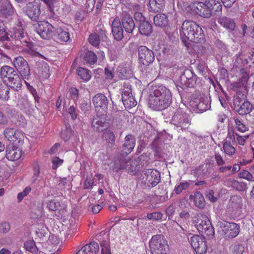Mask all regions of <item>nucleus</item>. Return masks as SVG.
<instances>
[{
  "label": "nucleus",
  "mask_w": 254,
  "mask_h": 254,
  "mask_svg": "<svg viewBox=\"0 0 254 254\" xmlns=\"http://www.w3.org/2000/svg\"><path fill=\"white\" fill-rule=\"evenodd\" d=\"M172 102V94L165 86L152 87L149 89L148 105L154 110H162Z\"/></svg>",
  "instance_id": "obj_1"
},
{
  "label": "nucleus",
  "mask_w": 254,
  "mask_h": 254,
  "mask_svg": "<svg viewBox=\"0 0 254 254\" xmlns=\"http://www.w3.org/2000/svg\"><path fill=\"white\" fill-rule=\"evenodd\" d=\"M180 34L183 41L186 39L190 41L198 43L204 40V34L202 28L196 22L193 21L185 20L182 24Z\"/></svg>",
  "instance_id": "obj_2"
},
{
  "label": "nucleus",
  "mask_w": 254,
  "mask_h": 254,
  "mask_svg": "<svg viewBox=\"0 0 254 254\" xmlns=\"http://www.w3.org/2000/svg\"><path fill=\"white\" fill-rule=\"evenodd\" d=\"M216 6L217 8L222 9V5L220 3L216 4L214 0L202 2H195L191 6V10L198 15L204 17L209 18L212 14L214 6Z\"/></svg>",
  "instance_id": "obj_3"
},
{
  "label": "nucleus",
  "mask_w": 254,
  "mask_h": 254,
  "mask_svg": "<svg viewBox=\"0 0 254 254\" xmlns=\"http://www.w3.org/2000/svg\"><path fill=\"white\" fill-rule=\"evenodd\" d=\"M193 223L201 234L210 237L214 236L213 228L206 215L202 213L197 214L194 218Z\"/></svg>",
  "instance_id": "obj_4"
},
{
  "label": "nucleus",
  "mask_w": 254,
  "mask_h": 254,
  "mask_svg": "<svg viewBox=\"0 0 254 254\" xmlns=\"http://www.w3.org/2000/svg\"><path fill=\"white\" fill-rule=\"evenodd\" d=\"M216 227L218 232L228 239L236 237L240 231V227L238 224L225 221H219Z\"/></svg>",
  "instance_id": "obj_5"
},
{
  "label": "nucleus",
  "mask_w": 254,
  "mask_h": 254,
  "mask_svg": "<svg viewBox=\"0 0 254 254\" xmlns=\"http://www.w3.org/2000/svg\"><path fill=\"white\" fill-rule=\"evenodd\" d=\"M151 254H168V245L164 237L161 235L153 236L149 241Z\"/></svg>",
  "instance_id": "obj_6"
},
{
  "label": "nucleus",
  "mask_w": 254,
  "mask_h": 254,
  "mask_svg": "<svg viewBox=\"0 0 254 254\" xmlns=\"http://www.w3.org/2000/svg\"><path fill=\"white\" fill-rule=\"evenodd\" d=\"M141 183L146 187L153 188L160 181V174L155 169H147L142 171L140 177Z\"/></svg>",
  "instance_id": "obj_7"
},
{
  "label": "nucleus",
  "mask_w": 254,
  "mask_h": 254,
  "mask_svg": "<svg viewBox=\"0 0 254 254\" xmlns=\"http://www.w3.org/2000/svg\"><path fill=\"white\" fill-rule=\"evenodd\" d=\"M172 123L177 127H180L182 130H185L190 125V116L181 110L175 112L172 119Z\"/></svg>",
  "instance_id": "obj_8"
},
{
  "label": "nucleus",
  "mask_w": 254,
  "mask_h": 254,
  "mask_svg": "<svg viewBox=\"0 0 254 254\" xmlns=\"http://www.w3.org/2000/svg\"><path fill=\"white\" fill-rule=\"evenodd\" d=\"M138 62L140 64L147 66L152 63L155 60L153 52L145 46L138 48Z\"/></svg>",
  "instance_id": "obj_9"
},
{
  "label": "nucleus",
  "mask_w": 254,
  "mask_h": 254,
  "mask_svg": "<svg viewBox=\"0 0 254 254\" xmlns=\"http://www.w3.org/2000/svg\"><path fill=\"white\" fill-rule=\"evenodd\" d=\"M13 65L23 79H28L30 76V70L28 63L22 57L14 58Z\"/></svg>",
  "instance_id": "obj_10"
},
{
  "label": "nucleus",
  "mask_w": 254,
  "mask_h": 254,
  "mask_svg": "<svg viewBox=\"0 0 254 254\" xmlns=\"http://www.w3.org/2000/svg\"><path fill=\"white\" fill-rule=\"evenodd\" d=\"M36 32L44 39L51 37L54 31V27L46 21H39L34 25Z\"/></svg>",
  "instance_id": "obj_11"
},
{
  "label": "nucleus",
  "mask_w": 254,
  "mask_h": 254,
  "mask_svg": "<svg viewBox=\"0 0 254 254\" xmlns=\"http://www.w3.org/2000/svg\"><path fill=\"white\" fill-rule=\"evenodd\" d=\"M148 161L149 157L146 155H141L137 160H131L128 158L127 162V165H126V170L128 173L134 174L140 168L141 166H143Z\"/></svg>",
  "instance_id": "obj_12"
},
{
  "label": "nucleus",
  "mask_w": 254,
  "mask_h": 254,
  "mask_svg": "<svg viewBox=\"0 0 254 254\" xmlns=\"http://www.w3.org/2000/svg\"><path fill=\"white\" fill-rule=\"evenodd\" d=\"M8 34L16 42H20L21 44L24 43L25 44L28 43L27 35L24 31L21 22H19L18 24L9 31Z\"/></svg>",
  "instance_id": "obj_13"
},
{
  "label": "nucleus",
  "mask_w": 254,
  "mask_h": 254,
  "mask_svg": "<svg viewBox=\"0 0 254 254\" xmlns=\"http://www.w3.org/2000/svg\"><path fill=\"white\" fill-rule=\"evenodd\" d=\"M190 243L197 254H204L207 251V245L204 239L194 235L189 238Z\"/></svg>",
  "instance_id": "obj_14"
},
{
  "label": "nucleus",
  "mask_w": 254,
  "mask_h": 254,
  "mask_svg": "<svg viewBox=\"0 0 254 254\" xmlns=\"http://www.w3.org/2000/svg\"><path fill=\"white\" fill-rule=\"evenodd\" d=\"M239 95V93H238L234 99L235 110L240 115H246L252 111L253 105L248 101H245L242 104H240V99L241 98Z\"/></svg>",
  "instance_id": "obj_15"
},
{
  "label": "nucleus",
  "mask_w": 254,
  "mask_h": 254,
  "mask_svg": "<svg viewBox=\"0 0 254 254\" xmlns=\"http://www.w3.org/2000/svg\"><path fill=\"white\" fill-rule=\"evenodd\" d=\"M25 8L27 15L31 20L36 21L39 19L41 14L40 4L39 0L28 2L26 4Z\"/></svg>",
  "instance_id": "obj_16"
},
{
  "label": "nucleus",
  "mask_w": 254,
  "mask_h": 254,
  "mask_svg": "<svg viewBox=\"0 0 254 254\" xmlns=\"http://www.w3.org/2000/svg\"><path fill=\"white\" fill-rule=\"evenodd\" d=\"M4 134L7 140L13 143H19L24 138L22 133L14 128L7 127L5 128Z\"/></svg>",
  "instance_id": "obj_17"
},
{
  "label": "nucleus",
  "mask_w": 254,
  "mask_h": 254,
  "mask_svg": "<svg viewBox=\"0 0 254 254\" xmlns=\"http://www.w3.org/2000/svg\"><path fill=\"white\" fill-rule=\"evenodd\" d=\"M182 83L187 87H193L197 83V76L190 69H186L184 74L181 76Z\"/></svg>",
  "instance_id": "obj_18"
},
{
  "label": "nucleus",
  "mask_w": 254,
  "mask_h": 254,
  "mask_svg": "<svg viewBox=\"0 0 254 254\" xmlns=\"http://www.w3.org/2000/svg\"><path fill=\"white\" fill-rule=\"evenodd\" d=\"M122 23L126 32L131 33L135 28V23L129 13L123 11L122 13Z\"/></svg>",
  "instance_id": "obj_19"
},
{
  "label": "nucleus",
  "mask_w": 254,
  "mask_h": 254,
  "mask_svg": "<svg viewBox=\"0 0 254 254\" xmlns=\"http://www.w3.org/2000/svg\"><path fill=\"white\" fill-rule=\"evenodd\" d=\"M92 101L96 110L102 109L105 111L108 107V100L107 97L103 94L99 93L95 95L92 98Z\"/></svg>",
  "instance_id": "obj_20"
},
{
  "label": "nucleus",
  "mask_w": 254,
  "mask_h": 254,
  "mask_svg": "<svg viewBox=\"0 0 254 254\" xmlns=\"http://www.w3.org/2000/svg\"><path fill=\"white\" fill-rule=\"evenodd\" d=\"M135 145V137L131 134L127 135L122 146L121 152L127 155L133 150Z\"/></svg>",
  "instance_id": "obj_21"
},
{
  "label": "nucleus",
  "mask_w": 254,
  "mask_h": 254,
  "mask_svg": "<svg viewBox=\"0 0 254 254\" xmlns=\"http://www.w3.org/2000/svg\"><path fill=\"white\" fill-rule=\"evenodd\" d=\"M235 141V135L233 134L228 133L223 143V149L226 154L231 156L235 153V148L233 146Z\"/></svg>",
  "instance_id": "obj_22"
},
{
  "label": "nucleus",
  "mask_w": 254,
  "mask_h": 254,
  "mask_svg": "<svg viewBox=\"0 0 254 254\" xmlns=\"http://www.w3.org/2000/svg\"><path fill=\"white\" fill-rule=\"evenodd\" d=\"M128 157L123 153L117 154L115 159L114 170L117 172L119 170L126 169Z\"/></svg>",
  "instance_id": "obj_23"
},
{
  "label": "nucleus",
  "mask_w": 254,
  "mask_h": 254,
  "mask_svg": "<svg viewBox=\"0 0 254 254\" xmlns=\"http://www.w3.org/2000/svg\"><path fill=\"white\" fill-rule=\"evenodd\" d=\"M21 154V151L14 146H9L6 149V157L10 161H14L18 160Z\"/></svg>",
  "instance_id": "obj_24"
},
{
  "label": "nucleus",
  "mask_w": 254,
  "mask_h": 254,
  "mask_svg": "<svg viewBox=\"0 0 254 254\" xmlns=\"http://www.w3.org/2000/svg\"><path fill=\"white\" fill-rule=\"evenodd\" d=\"M4 82L7 86L15 91H19L22 86V81L18 73Z\"/></svg>",
  "instance_id": "obj_25"
},
{
  "label": "nucleus",
  "mask_w": 254,
  "mask_h": 254,
  "mask_svg": "<svg viewBox=\"0 0 254 254\" xmlns=\"http://www.w3.org/2000/svg\"><path fill=\"white\" fill-rule=\"evenodd\" d=\"M17 73V71L8 65H3L0 69V76L4 82Z\"/></svg>",
  "instance_id": "obj_26"
},
{
  "label": "nucleus",
  "mask_w": 254,
  "mask_h": 254,
  "mask_svg": "<svg viewBox=\"0 0 254 254\" xmlns=\"http://www.w3.org/2000/svg\"><path fill=\"white\" fill-rule=\"evenodd\" d=\"M165 7L164 0H149L148 8L150 11L158 12Z\"/></svg>",
  "instance_id": "obj_27"
},
{
  "label": "nucleus",
  "mask_w": 254,
  "mask_h": 254,
  "mask_svg": "<svg viewBox=\"0 0 254 254\" xmlns=\"http://www.w3.org/2000/svg\"><path fill=\"white\" fill-rule=\"evenodd\" d=\"M92 126L94 130L101 132L107 129V124L105 122V118L98 117L93 120Z\"/></svg>",
  "instance_id": "obj_28"
},
{
  "label": "nucleus",
  "mask_w": 254,
  "mask_h": 254,
  "mask_svg": "<svg viewBox=\"0 0 254 254\" xmlns=\"http://www.w3.org/2000/svg\"><path fill=\"white\" fill-rule=\"evenodd\" d=\"M102 138L104 141H106L107 145L109 147L114 145L116 137L114 132L111 130L108 129L104 130Z\"/></svg>",
  "instance_id": "obj_29"
},
{
  "label": "nucleus",
  "mask_w": 254,
  "mask_h": 254,
  "mask_svg": "<svg viewBox=\"0 0 254 254\" xmlns=\"http://www.w3.org/2000/svg\"><path fill=\"white\" fill-rule=\"evenodd\" d=\"M218 22L223 27L229 30H233L235 27L234 20L226 16L221 17L218 19Z\"/></svg>",
  "instance_id": "obj_30"
},
{
  "label": "nucleus",
  "mask_w": 254,
  "mask_h": 254,
  "mask_svg": "<svg viewBox=\"0 0 254 254\" xmlns=\"http://www.w3.org/2000/svg\"><path fill=\"white\" fill-rule=\"evenodd\" d=\"M231 85L233 89L237 91V94L239 93V96L241 97V98L245 99L246 96L244 93L242 94V92L246 90V84H244L243 85V82L239 79L238 81L233 83Z\"/></svg>",
  "instance_id": "obj_31"
},
{
  "label": "nucleus",
  "mask_w": 254,
  "mask_h": 254,
  "mask_svg": "<svg viewBox=\"0 0 254 254\" xmlns=\"http://www.w3.org/2000/svg\"><path fill=\"white\" fill-rule=\"evenodd\" d=\"M154 24L157 26L165 27L168 25V18L165 14H159L154 17Z\"/></svg>",
  "instance_id": "obj_32"
},
{
  "label": "nucleus",
  "mask_w": 254,
  "mask_h": 254,
  "mask_svg": "<svg viewBox=\"0 0 254 254\" xmlns=\"http://www.w3.org/2000/svg\"><path fill=\"white\" fill-rule=\"evenodd\" d=\"M19 105L21 110L26 113H30L32 110V106L30 103L29 100L27 96H23L19 101Z\"/></svg>",
  "instance_id": "obj_33"
},
{
  "label": "nucleus",
  "mask_w": 254,
  "mask_h": 254,
  "mask_svg": "<svg viewBox=\"0 0 254 254\" xmlns=\"http://www.w3.org/2000/svg\"><path fill=\"white\" fill-rule=\"evenodd\" d=\"M139 31L141 34L148 36L152 32V28L151 24L147 21L139 23Z\"/></svg>",
  "instance_id": "obj_34"
},
{
  "label": "nucleus",
  "mask_w": 254,
  "mask_h": 254,
  "mask_svg": "<svg viewBox=\"0 0 254 254\" xmlns=\"http://www.w3.org/2000/svg\"><path fill=\"white\" fill-rule=\"evenodd\" d=\"M122 97L123 103L126 108L130 109L137 105V102L132 95H129Z\"/></svg>",
  "instance_id": "obj_35"
},
{
  "label": "nucleus",
  "mask_w": 254,
  "mask_h": 254,
  "mask_svg": "<svg viewBox=\"0 0 254 254\" xmlns=\"http://www.w3.org/2000/svg\"><path fill=\"white\" fill-rule=\"evenodd\" d=\"M194 202L195 205L200 208H202L204 207L205 199L201 193L196 192L194 193Z\"/></svg>",
  "instance_id": "obj_36"
},
{
  "label": "nucleus",
  "mask_w": 254,
  "mask_h": 254,
  "mask_svg": "<svg viewBox=\"0 0 254 254\" xmlns=\"http://www.w3.org/2000/svg\"><path fill=\"white\" fill-rule=\"evenodd\" d=\"M78 76L84 81H87L91 78V72L84 68L79 67L77 70Z\"/></svg>",
  "instance_id": "obj_37"
},
{
  "label": "nucleus",
  "mask_w": 254,
  "mask_h": 254,
  "mask_svg": "<svg viewBox=\"0 0 254 254\" xmlns=\"http://www.w3.org/2000/svg\"><path fill=\"white\" fill-rule=\"evenodd\" d=\"M84 246L88 254H96L99 250V244L95 242H92Z\"/></svg>",
  "instance_id": "obj_38"
},
{
  "label": "nucleus",
  "mask_w": 254,
  "mask_h": 254,
  "mask_svg": "<svg viewBox=\"0 0 254 254\" xmlns=\"http://www.w3.org/2000/svg\"><path fill=\"white\" fill-rule=\"evenodd\" d=\"M2 4V11L6 15H11L13 12V9L10 2L7 0H4L1 2Z\"/></svg>",
  "instance_id": "obj_39"
},
{
  "label": "nucleus",
  "mask_w": 254,
  "mask_h": 254,
  "mask_svg": "<svg viewBox=\"0 0 254 254\" xmlns=\"http://www.w3.org/2000/svg\"><path fill=\"white\" fill-rule=\"evenodd\" d=\"M236 128L241 132H245L249 130V127L242 122V120L237 117H234Z\"/></svg>",
  "instance_id": "obj_40"
},
{
  "label": "nucleus",
  "mask_w": 254,
  "mask_h": 254,
  "mask_svg": "<svg viewBox=\"0 0 254 254\" xmlns=\"http://www.w3.org/2000/svg\"><path fill=\"white\" fill-rule=\"evenodd\" d=\"M84 61L89 64H94L97 62L96 55L92 51H88L84 56Z\"/></svg>",
  "instance_id": "obj_41"
},
{
  "label": "nucleus",
  "mask_w": 254,
  "mask_h": 254,
  "mask_svg": "<svg viewBox=\"0 0 254 254\" xmlns=\"http://www.w3.org/2000/svg\"><path fill=\"white\" fill-rule=\"evenodd\" d=\"M228 184L231 187L239 191H243L245 189L246 186L242 183H240L237 180L230 179L228 181Z\"/></svg>",
  "instance_id": "obj_42"
},
{
  "label": "nucleus",
  "mask_w": 254,
  "mask_h": 254,
  "mask_svg": "<svg viewBox=\"0 0 254 254\" xmlns=\"http://www.w3.org/2000/svg\"><path fill=\"white\" fill-rule=\"evenodd\" d=\"M0 110L2 112L4 111L5 113L11 117H13L16 114L15 110L11 106L7 104H2L0 106Z\"/></svg>",
  "instance_id": "obj_43"
},
{
  "label": "nucleus",
  "mask_w": 254,
  "mask_h": 254,
  "mask_svg": "<svg viewBox=\"0 0 254 254\" xmlns=\"http://www.w3.org/2000/svg\"><path fill=\"white\" fill-rule=\"evenodd\" d=\"M0 110L2 112L4 111L5 113L11 117H13L16 114L15 110L11 106L7 104H2L0 106Z\"/></svg>",
  "instance_id": "obj_44"
},
{
  "label": "nucleus",
  "mask_w": 254,
  "mask_h": 254,
  "mask_svg": "<svg viewBox=\"0 0 254 254\" xmlns=\"http://www.w3.org/2000/svg\"><path fill=\"white\" fill-rule=\"evenodd\" d=\"M47 207L51 211H56L61 207V202L57 199L49 201Z\"/></svg>",
  "instance_id": "obj_45"
},
{
  "label": "nucleus",
  "mask_w": 254,
  "mask_h": 254,
  "mask_svg": "<svg viewBox=\"0 0 254 254\" xmlns=\"http://www.w3.org/2000/svg\"><path fill=\"white\" fill-rule=\"evenodd\" d=\"M58 39L61 42H67L70 41L71 40L70 37V34L68 32L60 30L58 32Z\"/></svg>",
  "instance_id": "obj_46"
},
{
  "label": "nucleus",
  "mask_w": 254,
  "mask_h": 254,
  "mask_svg": "<svg viewBox=\"0 0 254 254\" xmlns=\"http://www.w3.org/2000/svg\"><path fill=\"white\" fill-rule=\"evenodd\" d=\"M9 40V37L6 31L5 26L2 21L0 20V41H5Z\"/></svg>",
  "instance_id": "obj_47"
},
{
  "label": "nucleus",
  "mask_w": 254,
  "mask_h": 254,
  "mask_svg": "<svg viewBox=\"0 0 254 254\" xmlns=\"http://www.w3.org/2000/svg\"><path fill=\"white\" fill-rule=\"evenodd\" d=\"M24 247L26 250L32 253H36L38 252V249L33 241L29 240L26 241L24 244Z\"/></svg>",
  "instance_id": "obj_48"
},
{
  "label": "nucleus",
  "mask_w": 254,
  "mask_h": 254,
  "mask_svg": "<svg viewBox=\"0 0 254 254\" xmlns=\"http://www.w3.org/2000/svg\"><path fill=\"white\" fill-rule=\"evenodd\" d=\"M249 62L247 59H246L245 56L241 53H239L236 56L235 63L238 65H245L247 64Z\"/></svg>",
  "instance_id": "obj_49"
},
{
  "label": "nucleus",
  "mask_w": 254,
  "mask_h": 254,
  "mask_svg": "<svg viewBox=\"0 0 254 254\" xmlns=\"http://www.w3.org/2000/svg\"><path fill=\"white\" fill-rule=\"evenodd\" d=\"M100 245L102 254H111L108 240H103Z\"/></svg>",
  "instance_id": "obj_50"
},
{
  "label": "nucleus",
  "mask_w": 254,
  "mask_h": 254,
  "mask_svg": "<svg viewBox=\"0 0 254 254\" xmlns=\"http://www.w3.org/2000/svg\"><path fill=\"white\" fill-rule=\"evenodd\" d=\"M239 177L249 181L254 182V176L247 170H244L241 172L239 173Z\"/></svg>",
  "instance_id": "obj_51"
},
{
  "label": "nucleus",
  "mask_w": 254,
  "mask_h": 254,
  "mask_svg": "<svg viewBox=\"0 0 254 254\" xmlns=\"http://www.w3.org/2000/svg\"><path fill=\"white\" fill-rule=\"evenodd\" d=\"M9 98V87L5 85V88H3L0 92V99L6 101L8 100Z\"/></svg>",
  "instance_id": "obj_52"
},
{
  "label": "nucleus",
  "mask_w": 254,
  "mask_h": 254,
  "mask_svg": "<svg viewBox=\"0 0 254 254\" xmlns=\"http://www.w3.org/2000/svg\"><path fill=\"white\" fill-rule=\"evenodd\" d=\"M113 35L114 38L117 41L121 40L124 37V31L123 28L112 30Z\"/></svg>",
  "instance_id": "obj_53"
},
{
  "label": "nucleus",
  "mask_w": 254,
  "mask_h": 254,
  "mask_svg": "<svg viewBox=\"0 0 254 254\" xmlns=\"http://www.w3.org/2000/svg\"><path fill=\"white\" fill-rule=\"evenodd\" d=\"M125 95H126L125 96L132 95L131 93V85L128 83H124L123 85L122 97H124Z\"/></svg>",
  "instance_id": "obj_54"
},
{
  "label": "nucleus",
  "mask_w": 254,
  "mask_h": 254,
  "mask_svg": "<svg viewBox=\"0 0 254 254\" xmlns=\"http://www.w3.org/2000/svg\"><path fill=\"white\" fill-rule=\"evenodd\" d=\"M190 214L188 210L185 209L183 210L180 213L179 215V217L178 220L179 222L181 223V221H185L188 220L190 218Z\"/></svg>",
  "instance_id": "obj_55"
},
{
  "label": "nucleus",
  "mask_w": 254,
  "mask_h": 254,
  "mask_svg": "<svg viewBox=\"0 0 254 254\" xmlns=\"http://www.w3.org/2000/svg\"><path fill=\"white\" fill-rule=\"evenodd\" d=\"M33 167V175L32 178V180L33 182H35L40 175V168L39 165L37 163H34Z\"/></svg>",
  "instance_id": "obj_56"
},
{
  "label": "nucleus",
  "mask_w": 254,
  "mask_h": 254,
  "mask_svg": "<svg viewBox=\"0 0 254 254\" xmlns=\"http://www.w3.org/2000/svg\"><path fill=\"white\" fill-rule=\"evenodd\" d=\"M189 186V183L187 182L180 183L175 188L174 191H175L176 193L180 194L183 190L187 189Z\"/></svg>",
  "instance_id": "obj_57"
},
{
  "label": "nucleus",
  "mask_w": 254,
  "mask_h": 254,
  "mask_svg": "<svg viewBox=\"0 0 254 254\" xmlns=\"http://www.w3.org/2000/svg\"><path fill=\"white\" fill-rule=\"evenodd\" d=\"M177 208L176 204L175 203H172L166 210L167 215L169 216V219H170V217H172L176 211Z\"/></svg>",
  "instance_id": "obj_58"
},
{
  "label": "nucleus",
  "mask_w": 254,
  "mask_h": 254,
  "mask_svg": "<svg viewBox=\"0 0 254 254\" xmlns=\"http://www.w3.org/2000/svg\"><path fill=\"white\" fill-rule=\"evenodd\" d=\"M89 43L94 47H97L99 44V39L96 34H91L88 39Z\"/></svg>",
  "instance_id": "obj_59"
},
{
  "label": "nucleus",
  "mask_w": 254,
  "mask_h": 254,
  "mask_svg": "<svg viewBox=\"0 0 254 254\" xmlns=\"http://www.w3.org/2000/svg\"><path fill=\"white\" fill-rule=\"evenodd\" d=\"M244 247L242 245H235L232 248L233 254H243L244 251Z\"/></svg>",
  "instance_id": "obj_60"
},
{
  "label": "nucleus",
  "mask_w": 254,
  "mask_h": 254,
  "mask_svg": "<svg viewBox=\"0 0 254 254\" xmlns=\"http://www.w3.org/2000/svg\"><path fill=\"white\" fill-rule=\"evenodd\" d=\"M162 216L160 212H155L147 214L146 216L150 220H158L162 219Z\"/></svg>",
  "instance_id": "obj_61"
},
{
  "label": "nucleus",
  "mask_w": 254,
  "mask_h": 254,
  "mask_svg": "<svg viewBox=\"0 0 254 254\" xmlns=\"http://www.w3.org/2000/svg\"><path fill=\"white\" fill-rule=\"evenodd\" d=\"M52 168L53 169H56L58 167L62 165L63 163V160L58 157H55L52 159Z\"/></svg>",
  "instance_id": "obj_62"
},
{
  "label": "nucleus",
  "mask_w": 254,
  "mask_h": 254,
  "mask_svg": "<svg viewBox=\"0 0 254 254\" xmlns=\"http://www.w3.org/2000/svg\"><path fill=\"white\" fill-rule=\"evenodd\" d=\"M112 30L114 29H119V28H122L121 26V21L119 18L117 17H115L113 21H112L111 24Z\"/></svg>",
  "instance_id": "obj_63"
},
{
  "label": "nucleus",
  "mask_w": 254,
  "mask_h": 254,
  "mask_svg": "<svg viewBox=\"0 0 254 254\" xmlns=\"http://www.w3.org/2000/svg\"><path fill=\"white\" fill-rule=\"evenodd\" d=\"M66 127V130L63 131L61 134L62 138L65 141H67L69 139L71 135V129L70 128H68L67 126Z\"/></svg>",
  "instance_id": "obj_64"
}]
</instances>
